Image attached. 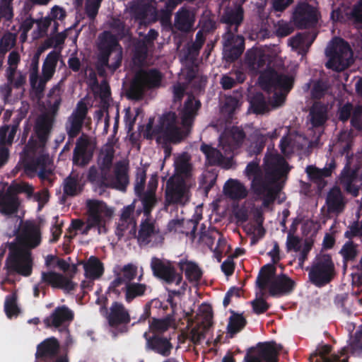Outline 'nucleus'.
<instances>
[{"label": "nucleus", "instance_id": "nucleus-62", "mask_svg": "<svg viewBox=\"0 0 362 362\" xmlns=\"http://www.w3.org/2000/svg\"><path fill=\"white\" fill-rule=\"evenodd\" d=\"M252 105L254 112L257 114H264L269 110V104L262 94H257L253 98Z\"/></svg>", "mask_w": 362, "mask_h": 362}, {"label": "nucleus", "instance_id": "nucleus-60", "mask_svg": "<svg viewBox=\"0 0 362 362\" xmlns=\"http://www.w3.org/2000/svg\"><path fill=\"white\" fill-rule=\"evenodd\" d=\"M16 42V35L11 33H6L0 40V53L6 54L12 49Z\"/></svg>", "mask_w": 362, "mask_h": 362}, {"label": "nucleus", "instance_id": "nucleus-36", "mask_svg": "<svg viewBox=\"0 0 362 362\" xmlns=\"http://www.w3.org/2000/svg\"><path fill=\"white\" fill-rule=\"evenodd\" d=\"M226 196L234 200H240L247 196V187L237 180H228L223 187Z\"/></svg>", "mask_w": 362, "mask_h": 362}, {"label": "nucleus", "instance_id": "nucleus-19", "mask_svg": "<svg viewBox=\"0 0 362 362\" xmlns=\"http://www.w3.org/2000/svg\"><path fill=\"white\" fill-rule=\"evenodd\" d=\"M175 173L171 178L195 184L194 167L192 156L187 152L178 154L174 160Z\"/></svg>", "mask_w": 362, "mask_h": 362}, {"label": "nucleus", "instance_id": "nucleus-59", "mask_svg": "<svg viewBox=\"0 0 362 362\" xmlns=\"http://www.w3.org/2000/svg\"><path fill=\"white\" fill-rule=\"evenodd\" d=\"M171 325H173V320L168 317L163 319H153L150 324L149 328L153 332L163 333Z\"/></svg>", "mask_w": 362, "mask_h": 362}, {"label": "nucleus", "instance_id": "nucleus-55", "mask_svg": "<svg viewBox=\"0 0 362 362\" xmlns=\"http://www.w3.org/2000/svg\"><path fill=\"white\" fill-rule=\"evenodd\" d=\"M306 173H308L310 180L314 182H320L323 178L329 177L332 174V166L329 168H324L320 169L313 165H309L306 168Z\"/></svg>", "mask_w": 362, "mask_h": 362}, {"label": "nucleus", "instance_id": "nucleus-3", "mask_svg": "<svg viewBox=\"0 0 362 362\" xmlns=\"http://www.w3.org/2000/svg\"><path fill=\"white\" fill-rule=\"evenodd\" d=\"M200 103L192 95H188L183 107L180 111V122L175 112L163 115L160 119L159 132L166 141L177 144L190 133L194 119Z\"/></svg>", "mask_w": 362, "mask_h": 362}, {"label": "nucleus", "instance_id": "nucleus-52", "mask_svg": "<svg viewBox=\"0 0 362 362\" xmlns=\"http://www.w3.org/2000/svg\"><path fill=\"white\" fill-rule=\"evenodd\" d=\"M311 41L309 36L305 34H297L288 40V45L294 49H298L299 53L305 52L308 50Z\"/></svg>", "mask_w": 362, "mask_h": 362}, {"label": "nucleus", "instance_id": "nucleus-24", "mask_svg": "<svg viewBox=\"0 0 362 362\" xmlns=\"http://www.w3.org/2000/svg\"><path fill=\"white\" fill-rule=\"evenodd\" d=\"M57 115L47 112L39 115L35 122L34 132L37 136L39 144L45 146L52 130Z\"/></svg>", "mask_w": 362, "mask_h": 362}, {"label": "nucleus", "instance_id": "nucleus-7", "mask_svg": "<svg viewBox=\"0 0 362 362\" xmlns=\"http://www.w3.org/2000/svg\"><path fill=\"white\" fill-rule=\"evenodd\" d=\"M257 284L259 288L267 290L272 296L288 293L296 285L294 280L270 264L261 269Z\"/></svg>", "mask_w": 362, "mask_h": 362}, {"label": "nucleus", "instance_id": "nucleus-34", "mask_svg": "<svg viewBox=\"0 0 362 362\" xmlns=\"http://www.w3.org/2000/svg\"><path fill=\"white\" fill-rule=\"evenodd\" d=\"M245 138L243 130L237 127H233L226 131L220 139V142L223 148L228 146V150L231 151L239 147Z\"/></svg>", "mask_w": 362, "mask_h": 362}, {"label": "nucleus", "instance_id": "nucleus-15", "mask_svg": "<svg viewBox=\"0 0 362 362\" xmlns=\"http://www.w3.org/2000/svg\"><path fill=\"white\" fill-rule=\"evenodd\" d=\"M335 275L334 264L329 254L317 255L310 269L309 279L317 286L328 284Z\"/></svg>", "mask_w": 362, "mask_h": 362}, {"label": "nucleus", "instance_id": "nucleus-21", "mask_svg": "<svg viewBox=\"0 0 362 362\" xmlns=\"http://www.w3.org/2000/svg\"><path fill=\"white\" fill-rule=\"evenodd\" d=\"M20 60L19 53L16 51H12L8 57V67L5 72L7 82L16 89L23 88L26 83L25 74L18 70Z\"/></svg>", "mask_w": 362, "mask_h": 362}, {"label": "nucleus", "instance_id": "nucleus-50", "mask_svg": "<svg viewBox=\"0 0 362 362\" xmlns=\"http://www.w3.org/2000/svg\"><path fill=\"white\" fill-rule=\"evenodd\" d=\"M327 106L320 103H315L310 112L312 124L315 127L322 124L327 119Z\"/></svg>", "mask_w": 362, "mask_h": 362}, {"label": "nucleus", "instance_id": "nucleus-28", "mask_svg": "<svg viewBox=\"0 0 362 362\" xmlns=\"http://www.w3.org/2000/svg\"><path fill=\"white\" fill-rule=\"evenodd\" d=\"M157 187V179L156 177H151L148 181L147 190L139 195L142 204L143 212L147 217L150 216L152 209L158 202L156 195Z\"/></svg>", "mask_w": 362, "mask_h": 362}, {"label": "nucleus", "instance_id": "nucleus-40", "mask_svg": "<svg viewBox=\"0 0 362 362\" xmlns=\"http://www.w3.org/2000/svg\"><path fill=\"white\" fill-rule=\"evenodd\" d=\"M59 343L54 337L44 340L37 347L35 356L37 358H51L55 356L59 351Z\"/></svg>", "mask_w": 362, "mask_h": 362}, {"label": "nucleus", "instance_id": "nucleus-25", "mask_svg": "<svg viewBox=\"0 0 362 362\" xmlns=\"http://www.w3.org/2000/svg\"><path fill=\"white\" fill-rule=\"evenodd\" d=\"M93 146L90 138L82 134L76 141L74 150L73 162L79 166L86 165L93 157Z\"/></svg>", "mask_w": 362, "mask_h": 362}, {"label": "nucleus", "instance_id": "nucleus-41", "mask_svg": "<svg viewBox=\"0 0 362 362\" xmlns=\"http://www.w3.org/2000/svg\"><path fill=\"white\" fill-rule=\"evenodd\" d=\"M147 339V347L163 356H168L173 349L170 341L163 337H153Z\"/></svg>", "mask_w": 362, "mask_h": 362}, {"label": "nucleus", "instance_id": "nucleus-27", "mask_svg": "<svg viewBox=\"0 0 362 362\" xmlns=\"http://www.w3.org/2000/svg\"><path fill=\"white\" fill-rule=\"evenodd\" d=\"M115 279L111 283V288L113 292H118L117 288L122 284H127L135 279L138 274L136 265L129 263L123 267H118L115 271Z\"/></svg>", "mask_w": 362, "mask_h": 362}, {"label": "nucleus", "instance_id": "nucleus-5", "mask_svg": "<svg viewBox=\"0 0 362 362\" xmlns=\"http://www.w3.org/2000/svg\"><path fill=\"white\" fill-rule=\"evenodd\" d=\"M243 20V10L240 6L227 8L221 17V21L228 25V31L223 36L224 52L226 57L230 60L237 59L244 50L243 37L235 35Z\"/></svg>", "mask_w": 362, "mask_h": 362}, {"label": "nucleus", "instance_id": "nucleus-44", "mask_svg": "<svg viewBox=\"0 0 362 362\" xmlns=\"http://www.w3.org/2000/svg\"><path fill=\"white\" fill-rule=\"evenodd\" d=\"M326 203L329 211L336 213L342 211L345 202L339 188L334 187L329 191L327 194Z\"/></svg>", "mask_w": 362, "mask_h": 362}, {"label": "nucleus", "instance_id": "nucleus-14", "mask_svg": "<svg viewBox=\"0 0 362 362\" xmlns=\"http://www.w3.org/2000/svg\"><path fill=\"white\" fill-rule=\"evenodd\" d=\"M162 78L161 73L156 69L138 72L128 90V96L132 99L140 100L146 90L158 88Z\"/></svg>", "mask_w": 362, "mask_h": 362}, {"label": "nucleus", "instance_id": "nucleus-6", "mask_svg": "<svg viewBox=\"0 0 362 362\" xmlns=\"http://www.w3.org/2000/svg\"><path fill=\"white\" fill-rule=\"evenodd\" d=\"M293 78L288 75L279 74L272 69L263 71L259 78L260 87L267 93H273L269 104L273 107L281 105L293 86Z\"/></svg>", "mask_w": 362, "mask_h": 362}, {"label": "nucleus", "instance_id": "nucleus-47", "mask_svg": "<svg viewBox=\"0 0 362 362\" xmlns=\"http://www.w3.org/2000/svg\"><path fill=\"white\" fill-rule=\"evenodd\" d=\"M180 269L185 272L186 277L190 281H198L202 277V270L199 266L188 260H181L179 262Z\"/></svg>", "mask_w": 362, "mask_h": 362}, {"label": "nucleus", "instance_id": "nucleus-17", "mask_svg": "<svg viewBox=\"0 0 362 362\" xmlns=\"http://www.w3.org/2000/svg\"><path fill=\"white\" fill-rule=\"evenodd\" d=\"M151 268L155 276L167 284L175 283L178 286L182 281V275L176 272L173 263L167 259L152 258Z\"/></svg>", "mask_w": 362, "mask_h": 362}, {"label": "nucleus", "instance_id": "nucleus-38", "mask_svg": "<svg viewBox=\"0 0 362 362\" xmlns=\"http://www.w3.org/2000/svg\"><path fill=\"white\" fill-rule=\"evenodd\" d=\"M85 271V276L90 280L100 278L104 272L103 263L96 257L91 256L87 261L81 262Z\"/></svg>", "mask_w": 362, "mask_h": 362}, {"label": "nucleus", "instance_id": "nucleus-1", "mask_svg": "<svg viewBox=\"0 0 362 362\" xmlns=\"http://www.w3.org/2000/svg\"><path fill=\"white\" fill-rule=\"evenodd\" d=\"M288 172V168L285 160L276 153L266 155L264 172L259 163L255 161L249 163L245 170L247 177L251 180V189L262 198L265 206L275 199L274 183Z\"/></svg>", "mask_w": 362, "mask_h": 362}, {"label": "nucleus", "instance_id": "nucleus-10", "mask_svg": "<svg viewBox=\"0 0 362 362\" xmlns=\"http://www.w3.org/2000/svg\"><path fill=\"white\" fill-rule=\"evenodd\" d=\"M329 58L326 66L337 71H341L349 67L353 62V52L349 45L340 38L334 39L326 49Z\"/></svg>", "mask_w": 362, "mask_h": 362}, {"label": "nucleus", "instance_id": "nucleus-53", "mask_svg": "<svg viewBox=\"0 0 362 362\" xmlns=\"http://www.w3.org/2000/svg\"><path fill=\"white\" fill-rule=\"evenodd\" d=\"M182 75L195 90H200L206 84V78L197 74L193 69H188L186 72L182 71Z\"/></svg>", "mask_w": 362, "mask_h": 362}, {"label": "nucleus", "instance_id": "nucleus-64", "mask_svg": "<svg viewBox=\"0 0 362 362\" xmlns=\"http://www.w3.org/2000/svg\"><path fill=\"white\" fill-rule=\"evenodd\" d=\"M354 177L349 175H342L340 178V184L349 193L354 196H357L358 193V188L352 184Z\"/></svg>", "mask_w": 362, "mask_h": 362}, {"label": "nucleus", "instance_id": "nucleus-30", "mask_svg": "<svg viewBox=\"0 0 362 362\" xmlns=\"http://www.w3.org/2000/svg\"><path fill=\"white\" fill-rule=\"evenodd\" d=\"M199 240L217 255L223 252V247L226 244L221 233L214 228L202 231L199 235Z\"/></svg>", "mask_w": 362, "mask_h": 362}, {"label": "nucleus", "instance_id": "nucleus-23", "mask_svg": "<svg viewBox=\"0 0 362 362\" xmlns=\"http://www.w3.org/2000/svg\"><path fill=\"white\" fill-rule=\"evenodd\" d=\"M137 240L142 245L150 243H160L163 241V237L156 221L147 217L140 224Z\"/></svg>", "mask_w": 362, "mask_h": 362}, {"label": "nucleus", "instance_id": "nucleus-61", "mask_svg": "<svg viewBox=\"0 0 362 362\" xmlns=\"http://www.w3.org/2000/svg\"><path fill=\"white\" fill-rule=\"evenodd\" d=\"M274 33L277 37H284L289 35L294 31V27L290 22L284 21H278L274 25Z\"/></svg>", "mask_w": 362, "mask_h": 362}, {"label": "nucleus", "instance_id": "nucleus-42", "mask_svg": "<svg viewBox=\"0 0 362 362\" xmlns=\"http://www.w3.org/2000/svg\"><path fill=\"white\" fill-rule=\"evenodd\" d=\"M194 22L193 12L182 8L176 13L175 27L181 31L188 32L192 28Z\"/></svg>", "mask_w": 362, "mask_h": 362}, {"label": "nucleus", "instance_id": "nucleus-51", "mask_svg": "<svg viewBox=\"0 0 362 362\" xmlns=\"http://www.w3.org/2000/svg\"><path fill=\"white\" fill-rule=\"evenodd\" d=\"M115 151L112 145H106L101 150L98 158V164L103 173L108 172L111 168Z\"/></svg>", "mask_w": 362, "mask_h": 362}, {"label": "nucleus", "instance_id": "nucleus-54", "mask_svg": "<svg viewBox=\"0 0 362 362\" xmlns=\"http://www.w3.org/2000/svg\"><path fill=\"white\" fill-rule=\"evenodd\" d=\"M201 150L205 154L210 165H219L223 163V156L218 150L207 145H202Z\"/></svg>", "mask_w": 362, "mask_h": 362}, {"label": "nucleus", "instance_id": "nucleus-31", "mask_svg": "<svg viewBox=\"0 0 362 362\" xmlns=\"http://www.w3.org/2000/svg\"><path fill=\"white\" fill-rule=\"evenodd\" d=\"M95 43L98 50V56H102L103 58L107 53L122 48L117 36L110 31H104L99 34Z\"/></svg>", "mask_w": 362, "mask_h": 362}, {"label": "nucleus", "instance_id": "nucleus-11", "mask_svg": "<svg viewBox=\"0 0 362 362\" xmlns=\"http://www.w3.org/2000/svg\"><path fill=\"white\" fill-rule=\"evenodd\" d=\"M35 153V158L24 164L25 173L31 178L37 174L42 181H47L52 184V160L46 153L45 146L37 145Z\"/></svg>", "mask_w": 362, "mask_h": 362}, {"label": "nucleus", "instance_id": "nucleus-12", "mask_svg": "<svg viewBox=\"0 0 362 362\" xmlns=\"http://www.w3.org/2000/svg\"><path fill=\"white\" fill-rule=\"evenodd\" d=\"M182 180L170 177L165 189L164 209L168 211L171 206H184L189 201L190 189L194 185Z\"/></svg>", "mask_w": 362, "mask_h": 362}, {"label": "nucleus", "instance_id": "nucleus-26", "mask_svg": "<svg viewBox=\"0 0 362 362\" xmlns=\"http://www.w3.org/2000/svg\"><path fill=\"white\" fill-rule=\"evenodd\" d=\"M122 60V48L114 49L112 52L107 53L104 58L102 56H98L96 68L98 74L104 76L105 70L107 69L111 74H113L118 69Z\"/></svg>", "mask_w": 362, "mask_h": 362}, {"label": "nucleus", "instance_id": "nucleus-45", "mask_svg": "<svg viewBox=\"0 0 362 362\" xmlns=\"http://www.w3.org/2000/svg\"><path fill=\"white\" fill-rule=\"evenodd\" d=\"M19 123V120H13L11 124L0 128V146L8 147L12 145Z\"/></svg>", "mask_w": 362, "mask_h": 362}, {"label": "nucleus", "instance_id": "nucleus-39", "mask_svg": "<svg viewBox=\"0 0 362 362\" xmlns=\"http://www.w3.org/2000/svg\"><path fill=\"white\" fill-rule=\"evenodd\" d=\"M197 226V222L193 220L173 219L168 223V228L170 231H175L190 235L194 238V232Z\"/></svg>", "mask_w": 362, "mask_h": 362}, {"label": "nucleus", "instance_id": "nucleus-46", "mask_svg": "<svg viewBox=\"0 0 362 362\" xmlns=\"http://www.w3.org/2000/svg\"><path fill=\"white\" fill-rule=\"evenodd\" d=\"M359 252V245L351 240H349L343 245L339 251V254L343 258L344 269H346L348 262H353L355 261Z\"/></svg>", "mask_w": 362, "mask_h": 362}, {"label": "nucleus", "instance_id": "nucleus-20", "mask_svg": "<svg viewBox=\"0 0 362 362\" xmlns=\"http://www.w3.org/2000/svg\"><path fill=\"white\" fill-rule=\"evenodd\" d=\"M282 346L274 342L259 344L253 353L245 356L246 362H278Z\"/></svg>", "mask_w": 362, "mask_h": 362}, {"label": "nucleus", "instance_id": "nucleus-9", "mask_svg": "<svg viewBox=\"0 0 362 362\" xmlns=\"http://www.w3.org/2000/svg\"><path fill=\"white\" fill-rule=\"evenodd\" d=\"M107 173L101 171V176H100L98 168L95 166H91L88 170L87 177L91 182L100 183L105 187L125 191L129 182L128 163L126 161H119L115 164L114 177L107 178Z\"/></svg>", "mask_w": 362, "mask_h": 362}, {"label": "nucleus", "instance_id": "nucleus-13", "mask_svg": "<svg viewBox=\"0 0 362 362\" xmlns=\"http://www.w3.org/2000/svg\"><path fill=\"white\" fill-rule=\"evenodd\" d=\"M213 325V313L210 305H202L193 320H187L189 329L187 337L194 344H198L205 337L206 332Z\"/></svg>", "mask_w": 362, "mask_h": 362}, {"label": "nucleus", "instance_id": "nucleus-4", "mask_svg": "<svg viewBox=\"0 0 362 362\" xmlns=\"http://www.w3.org/2000/svg\"><path fill=\"white\" fill-rule=\"evenodd\" d=\"M40 57V54L35 53L28 69V80L30 86L29 95L30 99L36 103L42 100L47 83L52 79L55 73L60 58V52L52 51L47 56L42 64L41 75L39 74Z\"/></svg>", "mask_w": 362, "mask_h": 362}, {"label": "nucleus", "instance_id": "nucleus-48", "mask_svg": "<svg viewBox=\"0 0 362 362\" xmlns=\"http://www.w3.org/2000/svg\"><path fill=\"white\" fill-rule=\"evenodd\" d=\"M136 222H124L119 221L115 233L119 239L128 240L136 237Z\"/></svg>", "mask_w": 362, "mask_h": 362}, {"label": "nucleus", "instance_id": "nucleus-16", "mask_svg": "<svg viewBox=\"0 0 362 362\" xmlns=\"http://www.w3.org/2000/svg\"><path fill=\"white\" fill-rule=\"evenodd\" d=\"M89 107L88 101L83 98L78 102L72 113L68 117L65 129L70 139H74L81 132Z\"/></svg>", "mask_w": 362, "mask_h": 362}, {"label": "nucleus", "instance_id": "nucleus-8", "mask_svg": "<svg viewBox=\"0 0 362 362\" xmlns=\"http://www.w3.org/2000/svg\"><path fill=\"white\" fill-rule=\"evenodd\" d=\"M86 206V226L82 234H88L93 228H97L99 233L106 232V224L114 214L113 209L103 201L95 199H87Z\"/></svg>", "mask_w": 362, "mask_h": 362}, {"label": "nucleus", "instance_id": "nucleus-63", "mask_svg": "<svg viewBox=\"0 0 362 362\" xmlns=\"http://www.w3.org/2000/svg\"><path fill=\"white\" fill-rule=\"evenodd\" d=\"M13 0H0V16L7 21H10L13 17Z\"/></svg>", "mask_w": 362, "mask_h": 362}, {"label": "nucleus", "instance_id": "nucleus-43", "mask_svg": "<svg viewBox=\"0 0 362 362\" xmlns=\"http://www.w3.org/2000/svg\"><path fill=\"white\" fill-rule=\"evenodd\" d=\"M83 190L81 179L78 173L72 172L64 182V193L67 196H76Z\"/></svg>", "mask_w": 362, "mask_h": 362}, {"label": "nucleus", "instance_id": "nucleus-49", "mask_svg": "<svg viewBox=\"0 0 362 362\" xmlns=\"http://www.w3.org/2000/svg\"><path fill=\"white\" fill-rule=\"evenodd\" d=\"M147 288L145 284L130 282L124 285L125 300L129 303L134 298L143 296Z\"/></svg>", "mask_w": 362, "mask_h": 362}, {"label": "nucleus", "instance_id": "nucleus-22", "mask_svg": "<svg viewBox=\"0 0 362 362\" xmlns=\"http://www.w3.org/2000/svg\"><path fill=\"white\" fill-rule=\"evenodd\" d=\"M280 52L279 47H274L273 50L267 52L258 49H250L246 54L245 63L251 70L258 71L264 68L267 62L270 64L272 58L277 57Z\"/></svg>", "mask_w": 362, "mask_h": 362}, {"label": "nucleus", "instance_id": "nucleus-35", "mask_svg": "<svg viewBox=\"0 0 362 362\" xmlns=\"http://www.w3.org/2000/svg\"><path fill=\"white\" fill-rule=\"evenodd\" d=\"M74 318L71 310L65 305L56 308L52 313L45 320L47 326L59 327V326L71 322Z\"/></svg>", "mask_w": 362, "mask_h": 362}, {"label": "nucleus", "instance_id": "nucleus-32", "mask_svg": "<svg viewBox=\"0 0 362 362\" xmlns=\"http://www.w3.org/2000/svg\"><path fill=\"white\" fill-rule=\"evenodd\" d=\"M64 92L62 81L53 86L48 91L46 98V112L57 115L60 105L62 103V96Z\"/></svg>", "mask_w": 362, "mask_h": 362}, {"label": "nucleus", "instance_id": "nucleus-37", "mask_svg": "<svg viewBox=\"0 0 362 362\" xmlns=\"http://www.w3.org/2000/svg\"><path fill=\"white\" fill-rule=\"evenodd\" d=\"M21 204L17 195L8 192L7 189L4 194L0 195V213L4 215H11L18 211Z\"/></svg>", "mask_w": 362, "mask_h": 362}, {"label": "nucleus", "instance_id": "nucleus-56", "mask_svg": "<svg viewBox=\"0 0 362 362\" xmlns=\"http://www.w3.org/2000/svg\"><path fill=\"white\" fill-rule=\"evenodd\" d=\"M346 16L356 28H362V0L351 7Z\"/></svg>", "mask_w": 362, "mask_h": 362}, {"label": "nucleus", "instance_id": "nucleus-2", "mask_svg": "<svg viewBox=\"0 0 362 362\" xmlns=\"http://www.w3.org/2000/svg\"><path fill=\"white\" fill-rule=\"evenodd\" d=\"M18 243L8 246L9 252L6 260V268L8 274H18L23 276L31 274L33 259L31 248L40 243V232L37 226L26 223L17 238Z\"/></svg>", "mask_w": 362, "mask_h": 362}, {"label": "nucleus", "instance_id": "nucleus-29", "mask_svg": "<svg viewBox=\"0 0 362 362\" xmlns=\"http://www.w3.org/2000/svg\"><path fill=\"white\" fill-rule=\"evenodd\" d=\"M106 319L112 327L127 324L130 322V315L124 305L119 302H114L106 314Z\"/></svg>", "mask_w": 362, "mask_h": 362}, {"label": "nucleus", "instance_id": "nucleus-57", "mask_svg": "<svg viewBox=\"0 0 362 362\" xmlns=\"http://www.w3.org/2000/svg\"><path fill=\"white\" fill-rule=\"evenodd\" d=\"M8 192L17 195L19 193H24L28 198H31L33 195L34 187L32 185L25 182H13L8 187Z\"/></svg>", "mask_w": 362, "mask_h": 362}, {"label": "nucleus", "instance_id": "nucleus-33", "mask_svg": "<svg viewBox=\"0 0 362 362\" xmlns=\"http://www.w3.org/2000/svg\"><path fill=\"white\" fill-rule=\"evenodd\" d=\"M42 281L54 288H62L66 291L74 290L76 286L69 278L54 272H42Z\"/></svg>", "mask_w": 362, "mask_h": 362}, {"label": "nucleus", "instance_id": "nucleus-58", "mask_svg": "<svg viewBox=\"0 0 362 362\" xmlns=\"http://www.w3.org/2000/svg\"><path fill=\"white\" fill-rule=\"evenodd\" d=\"M245 324L246 320L241 315L233 314L229 319L227 328L230 337L240 332L245 327Z\"/></svg>", "mask_w": 362, "mask_h": 362}, {"label": "nucleus", "instance_id": "nucleus-18", "mask_svg": "<svg viewBox=\"0 0 362 362\" xmlns=\"http://www.w3.org/2000/svg\"><path fill=\"white\" fill-rule=\"evenodd\" d=\"M320 18L317 7L307 3H301L296 6L293 13V23L300 29L314 26Z\"/></svg>", "mask_w": 362, "mask_h": 362}]
</instances>
